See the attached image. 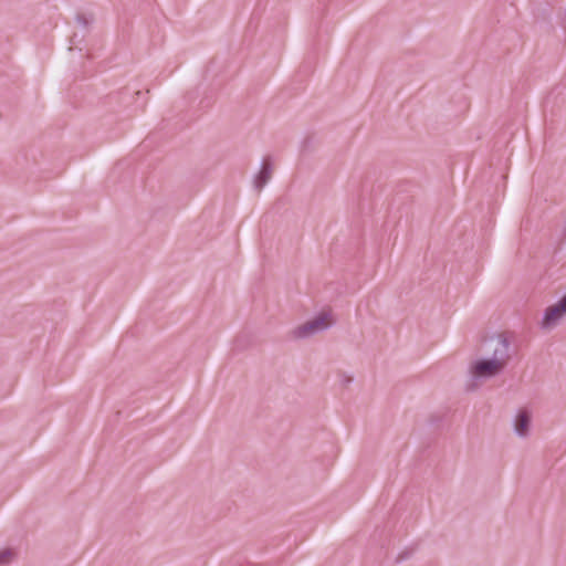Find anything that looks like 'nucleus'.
<instances>
[{
    "label": "nucleus",
    "instance_id": "7",
    "mask_svg": "<svg viewBox=\"0 0 566 566\" xmlns=\"http://www.w3.org/2000/svg\"><path fill=\"white\" fill-rule=\"evenodd\" d=\"M15 557V552L12 548H4L0 551V565L11 563Z\"/></svg>",
    "mask_w": 566,
    "mask_h": 566
},
{
    "label": "nucleus",
    "instance_id": "2",
    "mask_svg": "<svg viewBox=\"0 0 566 566\" xmlns=\"http://www.w3.org/2000/svg\"><path fill=\"white\" fill-rule=\"evenodd\" d=\"M328 316L329 315L326 313H321L313 319L294 328L293 336L298 339H304L327 329L329 327V323L327 322Z\"/></svg>",
    "mask_w": 566,
    "mask_h": 566
},
{
    "label": "nucleus",
    "instance_id": "4",
    "mask_svg": "<svg viewBox=\"0 0 566 566\" xmlns=\"http://www.w3.org/2000/svg\"><path fill=\"white\" fill-rule=\"evenodd\" d=\"M566 314V294L553 306L547 307L541 321L542 329H551Z\"/></svg>",
    "mask_w": 566,
    "mask_h": 566
},
{
    "label": "nucleus",
    "instance_id": "1",
    "mask_svg": "<svg viewBox=\"0 0 566 566\" xmlns=\"http://www.w3.org/2000/svg\"><path fill=\"white\" fill-rule=\"evenodd\" d=\"M488 344L492 349L490 358L505 368L512 358L510 339L504 334H499L490 337Z\"/></svg>",
    "mask_w": 566,
    "mask_h": 566
},
{
    "label": "nucleus",
    "instance_id": "8",
    "mask_svg": "<svg viewBox=\"0 0 566 566\" xmlns=\"http://www.w3.org/2000/svg\"><path fill=\"white\" fill-rule=\"evenodd\" d=\"M76 19H77V22L84 27H87L90 23V20L83 14H78Z\"/></svg>",
    "mask_w": 566,
    "mask_h": 566
},
{
    "label": "nucleus",
    "instance_id": "3",
    "mask_svg": "<svg viewBox=\"0 0 566 566\" xmlns=\"http://www.w3.org/2000/svg\"><path fill=\"white\" fill-rule=\"evenodd\" d=\"M504 369L491 358H482L471 365L470 373L474 379H488L500 375Z\"/></svg>",
    "mask_w": 566,
    "mask_h": 566
},
{
    "label": "nucleus",
    "instance_id": "5",
    "mask_svg": "<svg viewBox=\"0 0 566 566\" xmlns=\"http://www.w3.org/2000/svg\"><path fill=\"white\" fill-rule=\"evenodd\" d=\"M273 171V165L270 161V158H264L261 163V169L254 178V187L258 190H261L268 181L271 179Z\"/></svg>",
    "mask_w": 566,
    "mask_h": 566
},
{
    "label": "nucleus",
    "instance_id": "6",
    "mask_svg": "<svg viewBox=\"0 0 566 566\" xmlns=\"http://www.w3.org/2000/svg\"><path fill=\"white\" fill-rule=\"evenodd\" d=\"M531 418L526 411H521L514 422L515 433L520 437H525L528 431Z\"/></svg>",
    "mask_w": 566,
    "mask_h": 566
}]
</instances>
